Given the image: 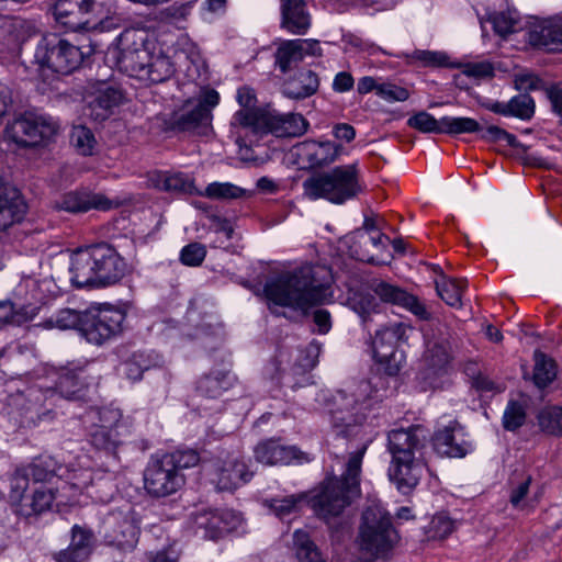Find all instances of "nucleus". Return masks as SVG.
<instances>
[{
    "label": "nucleus",
    "instance_id": "obj_1",
    "mask_svg": "<svg viewBox=\"0 0 562 562\" xmlns=\"http://www.w3.org/2000/svg\"><path fill=\"white\" fill-rule=\"evenodd\" d=\"M370 384L360 382L349 391H337L328 403L330 423L338 436L359 438L360 447L351 452L340 477H330L313 497V508L323 519L339 516L360 492V472L363 456L371 437L363 436L366 411L369 408Z\"/></svg>",
    "mask_w": 562,
    "mask_h": 562
},
{
    "label": "nucleus",
    "instance_id": "obj_2",
    "mask_svg": "<svg viewBox=\"0 0 562 562\" xmlns=\"http://www.w3.org/2000/svg\"><path fill=\"white\" fill-rule=\"evenodd\" d=\"M263 292L269 310L278 316L283 315L280 307L305 313L314 305L326 303L331 295L329 288L315 279L313 267L308 265L269 279Z\"/></svg>",
    "mask_w": 562,
    "mask_h": 562
},
{
    "label": "nucleus",
    "instance_id": "obj_3",
    "mask_svg": "<svg viewBox=\"0 0 562 562\" xmlns=\"http://www.w3.org/2000/svg\"><path fill=\"white\" fill-rule=\"evenodd\" d=\"M120 69L148 83H160L175 72V63L142 30H126L120 36Z\"/></svg>",
    "mask_w": 562,
    "mask_h": 562
},
{
    "label": "nucleus",
    "instance_id": "obj_4",
    "mask_svg": "<svg viewBox=\"0 0 562 562\" xmlns=\"http://www.w3.org/2000/svg\"><path fill=\"white\" fill-rule=\"evenodd\" d=\"M126 270L124 258L108 243L79 248L70 257V281L78 289L113 285L123 279Z\"/></svg>",
    "mask_w": 562,
    "mask_h": 562
},
{
    "label": "nucleus",
    "instance_id": "obj_5",
    "mask_svg": "<svg viewBox=\"0 0 562 562\" xmlns=\"http://www.w3.org/2000/svg\"><path fill=\"white\" fill-rule=\"evenodd\" d=\"M426 439L422 426L393 429L387 435V450L392 456L387 474L403 494L415 488L422 477L424 465L415 453L424 447Z\"/></svg>",
    "mask_w": 562,
    "mask_h": 562
},
{
    "label": "nucleus",
    "instance_id": "obj_6",
    "mask_svg": "<svg viewBox=\"0 0 562 562\" xmlns=\"http://www.w3.org/2000/svg\"><path fill=\"white\" fill-rule=\"evenodd\" d=\"M55 376L53 387L46 390L31 387L26 393L13 397L14 405L22 411V424H36L48 412L45 407L46 401L55 394L67 400H77L90 385V376L82 367L60 368L55 372Z\"/></svg>",
    "mask_w": 562,
    "mask_h": 562
},
{
    "label": "nucleus",
    "instance_id": "obj_7",
    "mask_svg": "<svg viewBox=\"0 0 562 562\" xmlns=\"http://www.w3.org/2000/svg\"><path fill=\"white\" fill-rule=\"evenodd\" d=\"M303 190L310 200L324 199L334 204H344L361 192L356 165H345L328 171L315 173L303 182Z\"/></svg>",
    "mask_w": 562,
    "mask_h": 562
},
{
    "label": "nucleus",
    "instance_id": "obj_8",
    "mask_svg": "<svg viewBox=\"0 0 562 562\" xmlns=\"http://www.w3.org/2000/svg\"><path fill=\"white\" fill-rule=\"evenodd\" d=\"M398 540L390 514L380 505H371L362 514L358 536L360 552L372 562L387 559Z\"/></svg>",
    "mask_w": 562,
    "mask_h": 562
},
{
    "label": "nucleus",
    "instance_id": "obj_9",
    "mask_svg": "<svg viewBox=\"0 0 562 562\" xmlns=\"http://www.w3.org/2000/svg\"><path fill=\"white\" fill-rule=\"evenodd\" d=\"M307 127L308 122L302 114L280 113L274 110L265 113L237 111L231 120V128L237 135V143L241 137L239 130L250 131L254 134L271 133L277 137H296L304 134Z\"/></svg>",
    "mask_w": 562,
    "mask_h": 562
},
{
    "label": "nucleus",
    "instance_id": "obj_10",
    "mask_svg": "<svg viewBox=\"0 0 562 562\" xmlns=\"http://www.w3.org/2000/svg\"><path fill=\"white\" fill-rule=\"evenodd\" d=\"M86 53L56 34L44 36L34 53V63L42 72L69 75L82 64Z\"/></svg>",
    "mask_w": 562,
    "mask_h": 562
},
{
    "label": "nucleus",
    "instance_id": "obj_11",
    "mask_svg": "<svg viewBox=\"0 0 562 562\" xmlns=\"http://www.w3.org/2000/svg\"><path fill=\"white\" fill-rule=\"evenodd\" d=\"M58 123L52 116L25 113L5 127V137L20 147L44 146L56 136Z\"/></svg>",
    "mask_w": 562,
    "mask_h": 562
},
{
    "label": "nucleus",
    "instance_id": "obj_12",
    "mask_svg": "<svg viewBox=\"0 0 562 562\" xmlns=\"http://www.w3.org/2000/svg\"><path fill=\"white\" fill-rule=\"evenodd\" d=\"M125 319L126 314L121 308L113 306L88 308L81 336L89 344L102 346L123 333Z\"/></svg>",
    "mask_w": 562,
    "mask_h": 562
},
{
    "label": "nucleus",
    "instance_id": "obj_13",
    "mask_svg": "<svg viewBox=\"0 0 562 562\" xmlns=\"http://www.w3.org/2000/svg\"><path fill=\"white\" fill-rule=\"evenodd\" d=\"M409 330L411 327L403 323H393L375 333L373 356L389 375H396L403 367L405 355L397 348V344L407 339Z\"/></svg>",
    "mask_w": 562,
    "mask_h": 562
},
{
    "label": "nucleus",
    "instance_id": "obj_14",
    "mask_svg": "<svg viewBox=\"0 0 562 562\" xmlns=\"http://www.w3.org/2000/svg\"><path fill=\"white\" fill-rule=\"evenodd\" d=\"M220 102L214 89L203 90L198 100H188L179 111L172 113L170 123L179 131H205L211 123L212 109Z\"/></svg>",
    "mask_w": 562,
    "mask_h": 562
},
{
    "label": "nucleus",
    "instance_id": "obj_15",
    "mask_svg": "<svg viewBox=\"0 0 562 562\" xmlns=\"http://www.w3.org/2000/svg\"><path fill=\"white\" fill-rule=\"evenodd\" d=\"M99 425L90 431V442L97 449L113 451L125 443L132 435L128 418L115 408H103L99 412Z\"/></svg>",
    "mask_w": 562,
    "mask_h": 562
},
{
    "label": "nucleus",
    "instance_id": "obj_16",
    "mask_svg": "<svg viewBox=\"0 0 562 562\" xmlns=\"http://www.w3.org/2000/svg\"><path fill=\"white\" fill-rule=\"evenodd\" d=\"M184 482L183 473L176 471L171 460L164 456L151 458L144 470V488L151 497L172 495L184 485Z\"/></svg>",
    "mask_w": 562,
    "mask_h": 562
},
{
    "label": "nucleus",
    "instance_id": "obj_17",
    "mask_svg": "<svg viewBox=\"0 0 562 562\" xmlns=\"http://www.w3.org/2000/svg\"><path fill=\"white\" fill-rule=\"evenodd\" d=\"M426 349L422 358L419 376L428 386L434 385V379L445 370L451 360V345L449 335L439 333L437 337L425 334Z\"/></svg>",
    "mask_w": 562,
    "mask_h": 562
},
{
    "label": "nucleus",
    "instance_id": "obj_18",
    "mask_svg": "<svg viewBox=\"0 0 562 562\" xmlns=\"http://www.w3.org/2000/svg\"><path fill=\"white\" fill-rule=\"evenodd\" d=\"M54 474L55 463L50 458H38L27 465L18 468L10 481V502H21L25 498L31 480L33 483L46 482Z\"/></svg>",
    "mask_w": 562,
    "mask_h": 562
},
{
    "label": "nucleus",
    "instance_id": "obj_19",
    "mask_svg": "<svg viewBox=\"0 0 562 562\" xmlns=\"http://www.w3.org/2000/svg\"><path fill=\"white\" fill-rule=\"evenodd\" d=\"M254 472L243 458L227 456L213 464L212 482L220 491H233L249 482Z\"/></svg>",
    "mask_w": 562,
    "mask_h": 562
},
{
    "label": "nucleus",
    "instance_id": "obj_20",
    "mask_svg": "<svg viewBox=\"0 0 562 562\" xmlns=\"http://www.w3.org/2000/svg\"><path fill=\"white\" fill-rule=\"evenodd\" d=\"M323 49L319 41L312 38L286 40L280 43L276 52V65L285 74L304 61L306 57H319Z\"/></svg>",
    "mask_w": 562,
    "mask_h": 562
},
{
    "label": "nucleus",
    "instance_id": "obj_21",
    "mask_svg": "<svg viewBox=\"0 0 562 562\" xmlns=\"http://www.w3.org/2000/svg\"><path fill=\"white\" fill-rule=\"evenodd\" d=\"M196 529L203 530V537L211 540L236 530L243 522L241 516L232 509L204 510L196 513L193 520Z\"/></svg>",
    "mask_w": 562,
    "mask_h": 562
},
{
    "label": "nucleus",
    "instance_id": "obj_22",
    "mask_svg": "<svg viewBox=\"0 0 562 562\" xmlns=\"http://www.w3.org/2000/svg\"><path fill=\"white\" fill-rule=\"evenodd\" d=\"M527 42L547 52H562V18L535 20L526 32Z\"/></svg>",
    "mask_w": 562,
    "mask_h": 562
},
{
    "label": "nucleus",
    "instance_id": "obj_23",
    "mask_svg": "<svg viewBox=\"0 0 562 562\" xmlns=\"http://www.w3.org/2000/svg\"><path fill=\"white\" fill-rule=\"evenodd\" d=\"M123 92L113 85L102 82L88 95L85 114L97 122L109 119L122 103Z\"/></svg>",
    "mask_w": 562,
    "mask_h": 562
},
{
    "label": "nucleus",
    "instance_id": "obj_24",
    "mask_svg": "<svg viewBox=\"0 0 562 562\" xmlns=\"http://www.w3.org/2000/svg\"><path fill=\"white\" fill-rule=\"evenodd\" d=\"M292 153L302 168H316L333 162L338 156L339 147L329 140H304L296 144Z\"/></svg>",
    "mask_w": 562,
    "mask_h": 562
},
{
    "label": "nucleus",
    "instance_id": "obj_25",
    "mask_svg": "<svg viewBox=\"0 0 562 562\" xmlns=\"http://www.w3.org/2000/svg\"><path fill=\"white\" fill-rule=\"evenodd\" d=\"M95 537L93 531L81 525L70 529V542L66 549L53 553L55 562H85L93 552Z\"/></svg>",
    "mask_w": 562,
    "mask_h": 562
},
{
    "label": "nucleus",
    "instance_id": "obj_26",
    "mask_svg": "<svg viewBox=\"0 0 562 562\" xmlns=\"http://www.w3.org/2000/svg\"><path fill=\"white\" fill-rule=\"evenodd\" d=\"M434 447L439 454L450 458H462L470 450L471 445L464 438L463 428L456 420L438 428L434 436Z\"/></svg>",
    "mask_w": 562,
    "mask_h": 562
},
{
    "label": "nucleus",
    "instance_id": "obj_27",
    "mask_svg": "<svg viewBox=\"0 0 562 562\" xmlns=\"http://www.w3.org/2000/svg\"><path fill=\"white\" fill-rule=\"evenodd\" d=\"M255 458L267 465L303 463L308 461L307 454L294 446H283L278 440L269 439L257 445Z\"/></svg>",
    "mask_w": 562,
    "mask_h": 562
},
{
    "label": "nucleus",
    "instance_id": "obj_28",
    "mask_svg": "<svg viewBox=\"0 0 562 562\" xmlns=\"http://www.w3.org/2000/svg\"><path fill=\"white\" fill-rule=\"evenodd\" d=\"M87 14L99 16L101 4L95 0H56L54 5L55 19L69 27H75Z\"/></svg>",
    "mask_w": 562,
    "mask_h": 562
},
{
    "label": "nucleus",
    "instance_id": "obj_29",
    "mask_svg": "<svg viewBox=\"0 0 562 562\" xmlns=\"http://www.w3.org/2000/svg\"><path fill=\"white\" fill-rule=\"evenodd\" d=\"M55 207L69 213H83L91 209L106 211L112 207V202L100 193L71 191L56 201Z\"/></svg>",
    "mask_w": 562,
    "mask_h": 562
},
{
    "label": "nucleus",
    "instance_id": "obj_30",
    "mask_svg": "<svg viewBox=\"0 0 562 562\" xmlns=\"http://www.w3.org/2000/svg\"><path fill=\"white\" fill-rule=\"evenodd\" d=\"M318 75L311 69H301L284 79L281 86L282 94L290 100H305L319 89Z\"/></svg>",
    "mask_w": 562,
    "mask_h": 562
},
{
    "label": "nucleus",
    "instance_id": "obj_31",
    "mask_svg": "<svg viewBox=\"0 0 562 562\" xmlns=\"http://www.w3.org/2000/svg\"><path fill=\"white\" fill-rule=\"evenodd\" d=\"M281 26L293 34H305L311 16L303 0H281Z\"/></svg>",
    "mask_w": 562,
    "mask_h": 562
},
{
    "label": "nucleus",
    "instance_id": "obj_32",
    "mask_svg": "<svg viewBox=\"0 0 562 562\" xmlns=\"http://www.w3.org/2000/svg\"><path fill=\"white\" fill-rule=\"evenodd\" d=\"M108 525L105 541L109 544L122 551L132 550L135 547L138 530L128 518L121 517V519H117L115 516H112L108 520Z\"/></svg>",
    "mask_w": 562,
    "mask_h": 562
},
{
    "label": "nucleus",
    "instance_id": "obj_33",
    "mask_svg": "<svg viewBox=\"0 0 562 562\" xmlns=\"http://www.w3.org/2000/svg\"><path fill=\"white\" fill-rule=\"evenodd\" d=\"M235 382L234 375L227 371L214 370L204 374L196 382V392L205 398H218Z\"/></svg>",
    "mask_w": 562,
    "mask_h": 562
},
{
    "label": "nucleus",
    "instance_id": "obj_34",
    "mask_svg": "<svg viewBox=\"0 0 562 562\" xmlns=\"http://www.w3.org/2000/svg\"><path fill=\"white\" fill-rule=\"evenodd\" d=\"M486 108L493 113L529 120L535 113L533 99L527 93L513 97L508 102H492Z\"/></svg>",
    "mask_w": 562,
    "mask_h": 562
},
{
    "label": "nucleus",
    "instance_id": "obj_35",
    "mask_svg": "<svg viewBox=\"0 0 562 562\" xmlns=\"http://www.w3.org/2000/svg\"><path fill=\"white\" fill-rule=\"evenodd\" d=\"M85 318L86 310L78 311L75 308L64 307L53 313L43 323L37 324V326L44 329H76L81 334V327Z\"/></svg>",
    "mask_w": 562,
    "mask_h": 562
},
{
    "label": "nucleus",
    "instance_id": "obj_36",
    "mask_svg": "<svg viewBox=\"0 0 562 562\" xmlns=\"http://www.w3.org/2000/svg\"><path fill=\"white\" fill-rule=\"evenodd\" d=\"M55 493L52 488L40 486L33 491L32 495H26L21 502H11L18 507V512L23 516L41 514L50 508L55 499Z\"/></svg>",
    "mask_w": 562,
    "mask_h": 562
},
{
    "label": "nucleus",
    "instance_id": "obj_37",
    "mask_svg": "<svg viewBox=\"0 0 562 562\" xmlns=\"http://www.w3.org/2000/svg\"><path fill=\"white\" fill-rule=\"evenodd\" d=\"M162 363L161 357L154 352L138 351L125 362L124 371L127 379L138 381L143 373L151 368L159 367Z\"/></svg>",
    "mask_w": 562,
    "mask_h": 562
},
{
    "label": "nucleus",
    "instance_id": "obj_38",
    "mask_svg": "<svg viewBox=\"0 0 562 562\" xmlns=\"http://www.w3.org/2000/svg\"><path fill=\"white\" fill-rule=\"evenodd\" d=\"M307 499V494L299 493L292 494L284 497H273L265 499L263 505L270 509V512L284 519L292 514H296L301 507V504Z\"/></svg>",
    "mask_w": 562,
    "mask_h": 562
},
{
    "label": "nucleus",
    "instance_id": "obj_39",
    "mask_svg": "<svg viewBox=\"0 0 562 562\" xmlns=\"http://www.w3.org/2000/svg\"><path fill=\"white\" fill-rule=\"evenodd\" d=\"M293 547L299 562H325L321 551L305 530L294 531Z\"/></svg>",
    "mask_w": 562,
    "mask_h": 562
},
{
    "label": "nucleus",
    "instance_id": "obj_40",
    "mask_svg": "<svg viewBox=\"0 0 562 562\" xmlns=\"http://www.w3.org/2000/svg\"><path fill=\"white\" fill-rule=\"evenodd\" d=\"M155 186L167 192L191 193L193 190V181L191 178L181 172H160L156 176Z\"/></svg>",
    "mask_w": 562,
    "mask_h": 562
},
{
    "label": "nucleus",
    "instance_id": "obj_41",
    "mask_svg": "<svg viewBox=\"0 0 562 562\" xmlns=\"http://www.w3.org/2000/svg\"><path fill=\"white\" fill-rule=\"evenodd\" d=\"M467 285L465 280L447 279L445 277L436 282V290L438 295L450 306H462V293Z\"/></svg>",
    "mask_w": 562,
    "mask_h": 562
},
{
    "label": "nucleus",
    "instance_id": "obj_42",
    "mask_svg": "<svg viewBox=\"0 0 562 562\" xmlns=\"http://www.w3.org/2000/svg\"><path fill=\"white\" fill-rule=\"evenodd\" d=\"M482 131L480 123L471 117L442 116L441 133L450 135L472 134Z\"/></svg>",
    "mask_w": 562,
    "mask_h": 562
},
{
    "label": "nucleus",
    "instance_id": "obj_43",
    "mask_svg": "<svg viewBox=\"0 0 562 562\" xmlns=\"http://www.w3.org/2000/svg\"><path fill=\"white\" fill-rule=\"evenodd\" d=\"M322 351L319 342L313 340L304 349L296 350V357L291 370L295 374L305 373L312 370L318 362Z\"/></svg>",
    "mask_w": 562,
    "mask_h": 562
},
{
    "label": "nucleus",
    "instance_id": "obj_44",
    "mask_svg": "<svg viewBox=\"0 0 562 562\" xmlns=\"http://www.w3.org/2000/svg\"><path fill=\"white\" fill-rule=\"evenodd\" d=\"M350 310L359 315L363 323H367L372 313H376L379 304L370 293L355 292L347 300Z\"/></svg>",
    "mask_w": 562,
    "mask_h": 562
},
{
    "label": "nucleus",
    "instance_id": "obj_45",
    "mask_svg": "<svg viewBox=\"0 0 562 562\" xmlns=\"http://www.w3.org/2000/svg\"><path fill=\"white\" fill-rule=\"evenodd\" d=\"M557 375L555 363L542 352H535L533 381L538 387H544Z\"/></svg>",
    "mask_w": 562,
    "mask_h": 562
},
{
    "label": "nucleus",
    "instance_id": "obj_46",
    "mask_svg": "<svg viewBox=\"0 0 562 562\" xmlns=\"http://www.w3.org/2000/svg\"><path fill=\"white\" fill-rule=\"evenodd\" d=\"M175 56L179 67L186 66L188 77L195 79V76L199 75L200 66L202 65V59L196 47L186 42L180 49L176 50Z\"/></svg>",
    "mask_w": 562,
    "mask_h": 562
},
{
    "label": "nucleus",
    "instance_id": "obj_47",
    "mask_svg": "<svg viewBox=\"0 0 562 562\" xmlns=\"http://www.w3.org/2000/svg\"><path fill=\"white\" fill-rule=\"evenodd\" d=\"M371 290L376 296H379L382 302L398 306L403 305L408 294L402 288L383 280L373 281L371 284Z\"/></svg>",
    "mask_w": 562,
    "mask_h": 562
},
{
    "label": "nucleus",
    "instance_id": "obj_48",
    "mask_svg": "<svg viewBox=\"0 0 562 562\" xmlns=\"http://www.w3.org/2000/svg\"><path fill=\"white\" fill-rule=\"evenodd\" d=\"M70 142L77 151L83 156L91 155L95 146L93 133L83 125L72 127Z\"/></svg>",
    "mask_w": 562,
    "mask_h": 562
},
{
    "label": "nucleus",
    "instance_id": "obj_49",
    "mask_svg": "<svg viewBox=\"0 0 562 562\" xmlns=\"http://www.w3.org/2000/svg\"><path fill=\"white\" fill-rule=\"evenodd\" d=\"M246 190L229 182H213L205 188L204 195L217 200H234L243 198Z\"/></svg>",
    "mask_w": 562,
    "mask_h": 562
},
{
    "label": "nucleus",
    "instance_id": "obj_50",
    "mask_svg": "<svg viewBox=\"0 0 562 562\" xmlns=\"http://www.w3.org/2000/svg\"><path fill=\"white\" fill-rule=\"evenodd\" d=\"M490 20L494 31L501 36H506L516 31L519 15L516 10H507L492 14Z\"/></svg>",
    "mask_w": 562,
    "mask_h": 562
},
{
    "label": "nucleus",
    "instance_id": "obj_51",
    "mask_svg": "<svg viewBox=\"0 0 562 562\" xmlns=\"http://www.w3.org/2000/svg\"><path fill=\"white\" fill-rule=\"evenodd\" d=\"M526 420L524 405L516 402H508L503 414V426L506 430L514 431L521 427Z\"/></svg>",
    "mask_w": 562,
    "mask_h": 562
},
{
    "label": "nucleus",
    "instance_id": "obj_52",
    "mask_svg": "<svg viewBox=\"0 0 562 562\" xmlns=\"http://www.w3.org/2000/svg\"><path fill=\"white\" fill-rule=\"evenodd\" d=\"M407 124L422 133L441 134V119L437 120L424 111L409 117Z\"/></svg>",
    "mask_w": 562,
    "mask_h": 562
},
{
    "label": "nucleus",
    "instance_id": "obj_53",
    "mask_svg": "<svg viewBox=\"0 0 562 562\" xmlns=\"http://www.w3.org/2000/svg\"><path fill=\"white\" fill-rule=\"evenodd\" d=\"M162 456L169 461L171 460L175 470L180 472L182 469L195 467L200 461L199 453L193 449H179Z\"/></svg>",
    "mask_w": 562,
    "mask_h": 562
},
{
    "label": "nucleus",
    "instance_id": "obj_54",
    "mask_svg": "<svg viewBox=\"0 0 562 562\" xmlns=\"http://www.w3.org/2000/svg\"><path fill=\"white\" fill-rule=\"evenodd\" d=\"M412 61L424 67H438L448 65V56L442 52L416 49L411 55Z\"/></svg>",
    "mask_w": 562,
    "mask_h": 562
},
{
    "label": "nucleus",
    "instance_id": "obj_55",
    "mask_svg": "<svg viewBox=\"0 0 562 562\" xmlns=\"http://www.w3.org/2000/svg\"><path fill=\"white\" fill-rule=\"evenodd\" d=\"M206 256V248L203 244L191 243L184 246L180 252V260L189 267L200 266Z\"/></svg>",
    "mask_w": 562,
    "mask_h": 562
},
{
    "label": "nucleus",
    "instance_id": "obj_56",
    "mask_svg": "<svg viewBox=\"0 0 562 562\" xmlns=\"http://www.w3.org/2000/svg\"><path fill=\"white\" fill-rule=\"evenodd\" d=\"M378 97L387 102H403L409 97L407 89L391 82L380 83L378 88Z\"/></svg>",
    "mask_w": 562,
    "mask_h": 562
},
{
    "label": "nucleus",
    "instance_id": "obj_57",
    "mask_svg": "<svg viewBox=\"0 0 562 562\" xmlns=\"http://www.w3.org/2000/svg\"><path fill=\"white\" fill-rule=\"evenodd\" d=\"M559 409H560V407H558V406H549V407L542 408L538 413V416H537L538 424L543 431H547L549 434L557 432V428L559 427L558 420H559V416H560Z\"/></svg>",
    "mask_w": 562,
    "mask_h": 562
},
{
    "label": "nucleus",
    "instance_id": "obj_58",
    "mask_svg": "<svg viewBox=\"0 0 562 562\" xmlns=\"http://www.w3.org/2000/svg\"><path fill=\"white\" fill-rule=\"evenodd\" d=\"M462 74L474 79L493 77L494 68L488 61L468 63L462 67Z\"/></svg>",
    "mask_w": 562,
    "mask_h": 562
},
{
    "label": "nucleus",
    "instance_id": "obj_59",
    "mask_svg": "<svg viewBox=\"0 0 562 562\" xmlns=\"http://www.w3.org/2000/svg\"><path fill=\"white\" fill-rule=\"evenodd\" d=\"M236 99L238 104L243 108L240 111H247L251 113H265L256 109L257 98L255 90L245 86L237 90Z\"/></svg>",
    "mask_w": 562,
    "mask_h": 562
},
{
    "label": "nucleus",
    "instance_id": "obj_60",
    "mask_svg": "<svg viewBox=\"0 0 562 562\" xmlns=\"http://www.w3.org/2000/svg\"><path fill=\"white\" fill-rule=\"evenodd\" d=\"M402 307L408 310L415 316H417L422 321L431 319V314L427 310L426 305L418 300L417 296L413 294H407Z\"/></svg>",
    "mask_w": 562,
    "mask_h": 562
},
{
    "label": "nucleus",
    "instance_id": "obj_61",
    "mask_svg": "<svg viewBox=\"0 0 562 562\" xmlns=\"http://www.w3.org/2000/svg\"><path fill=\"white\" fill-rule=\"evenodd\" d=\"M11 20L0 15V52L15 43Z\"/></svg>",
    "mask_w": 562,
    "mask_h": 562
},
{
    "label": "nucleus",
    "instance_id": "obj_62",
    "mask_svg": "<svg viewBox=\"0 0 562 562\" xmlns=\"http://www.w3.org/2000/svg\"><path fill=\"white\" fill-rule=\"evenodd\" d=\"M192 8V2H175L165 9L164 15L172 21L186 19Z\"/></svg>",
    "mask_w": 562,
    "mask_h": 562
},
{
    "label": "nucleus",
    "instance_id": "obj_63",
    "mask_svg": "<svg viewBox=\"0 0 562 562\" xmlns=\"http://www.w3.org/2000/svg\"><path fill=\"white\" fill-rule=\"evenodd\" d=\"M40 307L29 304L16 307L14 305V325L32 321L38 314Z\"/></svg>",
    "mask_w": 562,
    "mask_h": 562
},
{
    "label": "nucleus",
    "instance_id": "obj_64",
    "mask_svg": "<svg viewBox=\"0 0 562 562\" xmlns=\"http://www.w3.org/2000/svg\"><path fill=\"white\" fill-rule=\"evenodd\" d=\"M355 80L350 72L340 71L336 74L333 81V90L339 93L350 91L353 88Z\"/></svg>",
    "mask_w": 562,
    "mask_h": 562
}]
</instances>
